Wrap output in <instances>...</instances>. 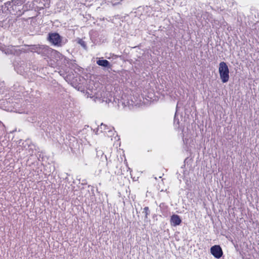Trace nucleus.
I'll return each instance as SVG.
<instances>
[{"label": "nucleus", "mask_w": 259, "mask_h": 259, "mask_svg": "<svg viewBox=\"0 0 259 259\" xmlns=\"http://www.w3.org/2000/svg\"><path fill=\"white\" fill-rule=\"evenodd\" d=\"M120 103L122 104L123 107H127L131 109L135 106H139L141 105V100L138 97L134 96H124Z\"/></svg>", "instance_id": "obj_1"}, {"label": "nucleus", "mask_w": 259, "mask_h": 259, "mask_svg": "<svg viewBox=\"0 0 259 259\" xmlns=\"http://www.w3.org/2000/svg\"><path fill=\"white\" fill-rule=\"evenodd\" d=\"M219 72L222 81L223 83L228 82L229 79V70L225 62H220L219 64Z\"/></svg>", "instance_id": "obj_2"}, {"label": "nucleus", "mask_w": 259, "mask_h": 259, "mask_svg": "<svg viewBox=\"0 0 259 259\" xmlns=\"http://www.w3.org/2000/svg\"><path fill=\"white\" fill-rule=\"evenodd\" d=\"M96 101L99 102H105L108 103L111 101L112 96L109 92L105 91L104 89L99 90L94 93Z\"/></svg>", "instance_id": "obj_3"}, {"label": "nucleus", "mask_w": 259, "mask_h": 259, "mask_svg": "<svg viewBox=\"0 0 259 259\" xmlns=\"http://www.w3.org/2000/svg\"><path fill=\"white\" fill-rule=\"evenodd\" d=\"M48 39L54 46L61 47L62 45L61 37L57 33H50Z\"/></svg>", "instance_id": "obj_4"}, {"label": "nucleus", "mask_w": 259, "mask_h": 259, "mask_svg": "<svg viewBox=\"0 0 259 259\" xmlns=\"http://www.w3.org/2000/svg\"><path fill=\"white\" fill-rule=\"evenodd\" d=\"M99 132L105 133L108 137H111L114 134L112 127H108L106 124L103 123H101L100 126L97 128L96 134H98Z\"/></svg>", "instance_id": "obj_5"}, {"label": "nucleus", "mask_w": 259, "mask_h": 259, "mask_svg": "<svg viewBox=\"0 0 259 259\" xmlns=\"http://www.w3.org/2000/svg\"><path fill=\"white\" fill-rule=\"evenodd\" d=\"M37 49L36 51V52L39 54H42L44 55H47L50 53V52L56 53V51L52 50L51 48H49L46 46H37Z\"/></svg>", "instance_id": "obj_6"}, {"label": "nucleus", "mask_w": 259, "mask_h": 259, "mask_svg": "<svg viewBox=\"0 0 259 259\" xmlns=\"http://www.w3.org/2000/svg\"><path fill=\"white\" fill-rule=\"evenodd\" d=\"M211 253L217 258H220L223 255V251L219 245H214L210 248Z\"/></svg>", "instance_id": "obj_7"}, {"label": "nucleus", "mask_w": 259, "mask_h": 259, "mask_svg": "<svg viewBox=\"0 0 259 259\" xmlns=\"http://www.w3.org/2000/svg\"><path fill=\"white\" fill-rule=\"evenodd\" d=\"M170 222L172 226H177L180 225L182 222V220L178 215L173 214L171 217Z\"/></svg>", "instance_id": "obj_8"}, {"label": "nucleus", "mask_w": 259, "mask_h": 259, "mask_svg": "<svg viewBox=\"0 0 259 259\" xmlns=\"http://www.w3.org/2000/svg\"><path fill=\"white\" fill-rule=\"evenodd\" d=\"M97 64L99 66L107 68H111V67L109 62L107 60L99 59L97 61Z\"/></svg>", "instance_id": "obj_9"}, {"label": "nucleus", "mask_w": 259, "mask_h": 259, "mask_svg": "<svg viewBox=\"0 0 259 259\" xmlns=\"http://www.w3.org/2000/svg\"><path fill=\"white\" fill-rule=\"evenodd\" d=\"M6 54H11L15 52V49L13 47H8L4 48L2 50Z\"/></svg>", "instance_id": "obj_10"}, {"label": "nucleus", "mask_w": 259, "mask_h": 259, "mask_svg": "<svg viewBox=\"0 0 259 259\" xmlns=\"http://www.w3.org/2000/svg\"><path fill=\"white\" fill-rule=\"evenodd\" d=\"M37 46H31L29 48V50L31 51V52H36V50L37 49Z\"/></svg>", "instance_id": "obj_11"}, {"label": "nucleus", "mask_w": 259, "mask_h": 259, "mask_svg": "<svg viewBox=\"0 0 259 259\" xmlns=\"http://www.w3.org/2000/svg\"><path fill=\"white\" fill-rule=\"evenodd\" d=\"M143 213H145L146 217H147V215L149 214L150 211H149V208L148 207H145L144 208Z\"/></svg>", "instance_id": "obj_12"}, {"label": "nucleus", "mask_w": 259, "mask_h": 259, "mask_svg": "<svg viewBox=\"0 0 259 259\" xmlns=\"http://www.w3.org/2000/svg\"><path fill=\"white\" fill-rule=\"evenodd\" d=\"M97 155L98 156H99L100 155L102 156L104 155V154L102 151H101L100 150H99V151H97Z\"/></svg>", "instance_id": "obj_13"}, {"label": "nucleus", "mask_w": 259, "mask_h": 259, "mask_svg": "<svg viewBox=\"0 0 259 259\" xmlns=\"http://www.w3.org/2000/svg\"><path fill=\"white\" fill-rule=\"evenodd\" d=\"M79 43L84 48H85V43L84 41H82V40H79Z\"/></svg>", "instance_id": "obj_14"}, {"label": "nucleus", "mask_w": 259, "mask_h": 259, "mask_svg": "<svg viewBox=\"0 0 259 259\" xmlns=\"http://www.w3.org/2000/svg\"><path fill=\"white\" fill-rule=\"evenodd\" d=\"M176 123L179 124V121H177V119H176V114H175V118H174V123L175 124H176Z\"/></svg>", "instance_id": "obj_15"}, {"label": "nucleus", "mask_w": 259, "mask_h": 259, "mask_svg": "<svg viewBox=\"0 0 259 259\" xmlns=\"http://www.w3.org/2000/svg\"><path fill=\"white\" fill-rule=\"evenodd\" d=\"M17 1H18L17 3V4H21L23 3V1H21V0H20V1L17 0Z\"/></svg>", "instance_id": "obj_16"}]
</instances>
